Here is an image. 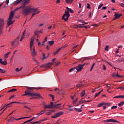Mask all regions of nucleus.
<instances>
[{
	"instance_id": "nucleus-30",
	"label": "nucleus",
	"mask_w": 124,
	"mask_h": 124,
	"mask_svg": "<svg viewBox=\"0 0 124 124\" xmlns=\"http://www.w3.org/2000/svg\"><path fill=\"white\" fill-rule=\"evenodd\" d=\"M64 91H63V90H62L61 92H57V93H58V94H60V93H62V94L64 95L65 93H64Z\"/></svg>"
},
{
	"instance_id": "nucleus-29",
	"label": "nucleus",
	"mask_w": 124,
	"mask_h": 124,
	"mask_svg": "<svg viewBox=\"0 0 124 124\" xmlns=\"http://www.w3.org/2000/svg\"><path fill=\"white\" fill-rule=\"evenodd\" d=\"M75 69H76V68H72L70 69V70H69V71L70 72H72V71H75Z\"/></svg>"
},
{
	"instance_id": "nucleus-13",
	"label": "nucleus",
	"mask_w": 124,
	"mask_h": 124,
	"mask_svg": "<svg viewBox=\"0 0 124 124\" xmlns=\"http://www.w3.org/2000/svg\"><path fill=\"white\" fill-rule=\"evenodd\" d=\"M31 54L32 55H36V52H35V49L34 48V47L33 48H31Z\"/></svg>"
},
{
	"instance_id": "nucleus-3",
	"label": "nucleus",
	"mask_w": 124,
	"mask_h": 124,
	"mask_svg": "<svg viewBox=\"0 0 124 124\" xmlns=\"http://www.w3.org/2000/svg\"><path fill=\"white\" fill-rule=\"evenodd\" d=\"M67 11H65V14L63 15L62 16V19L63 20H64L65 22L68 20V18H69V16H70V15L69 14V12H71V13H73V10L72 9L69 8L68 7H67L66 8Z\"/></svg>"
},
{
	"instance_id": "nucleus-17",
	"label": "nucleus",
	"mask_w": 124,
	"mask_h": 124,
	"mask_svg": "<svg viewBox=\"0 0 124 124\" xmlns=\"http://www.w3.org/2000/svg\"><path fill=\"white\" fill-rule=\"evenodd\" d=\"M113 98H124V95L116 96L114 97Z\"/></svg>"
},
{
	"instance_id": "nucleus-50",
	"label": "nucleus",
	"mask_w": 124,
	"mask_h": 124,
	"mask_svg": "<svg viewBox=\"0 0 124 124\" xmlns=\"http://www.w3.org/2000/svg\"><path fill=\"white\" fill-rule=\"evenodd\" d=\"M66 3H69V2H71L70 0H65Z\"/></svg>"
},
{
	"instance_id": "nucleus-45",
	"label": "nucleus",
	"mask_w": 124,
	"mask_h": 124,
	"mask_svg": "<svg viewBox=\"0 0 124 124\" xmlns=\"http://www.w3.org/2000/svg\"><path fill=\"white\" fill-rule=\"evenodd\" d=\"M78 22H81V24H83V23H85V21H83V20H81V19H79V20H78Z\"/></svg>"
},
{
	"instance_id": "nucleus-7",
	"label": "nucleus",
	"mask_w": 124,
	"mask_h": 124,
	"mask_svg": "<svg viewBox=\"0 0 124 124\" xmlns=\"http://www.w3.org/2000/svg\"><path fill=\"white\" fill-rule=\"evenodd\" d=\"M105 122H106L107 123H118V124H120V122L115 119H108V120H106Z\"/></svg>"
},
{
	"instance_id": "nucleus-60",
	"label": "nucleus",
	"mask_w": 124,
	"mask_h": 124,
	"mask_svg": "<svg viewBox=\"0 0 124 124\" xmlns=\"http://www.w3.org/2000/svg\"><path fill=\"white\" fill-rule=\"evenodd\" d=\"M112 77H116V76H116V74L113 73L112 75Z\"/></svg>"
},
{
	"instance_id": "nucleus-41",
	"label": "nucleus",
	"mask_w": 124,
	"mask_h": 124,
	"mask_svg": "<svg viewBox=\"0 0 124 124\" xmlns=\"http://www.w3.org/2000/svg\"><path fill=\"white\" fill-rule=\"evenodd\" d=\"M15 120H16V119L14 118V117H11L10 119V121H11V122H13Z\"/></svg>"
},
{
	"instance_id": "nucleus-26",
	"label": "nucleus",
	"mask_w": 124,
	"mask_h": 124,
	"mask_svg": "<svg viewBox=\"0 0 124 124\" xmlns=\"http://www.w3.org/2000/svg\"><path fill=\"white\" fill-rule=\"evenodd\" d=\"M11 54V52H8L7 53L5 54V58H8V56H9V54Z\"/></svg>"
},
{
	"instance_id": "nucleus-23",
	"label": "nucleus",
	"mask_w": 124,
	"mask_h": 124,
	"mask_svg": "<svg viewBox=\"0 0 124 124\" xmlns=\"http://www.w3.org/2000/svg\"><path fill=\"white\" fill-rule=\"evenodd\" d=\"M48 43L49 45H50V46H52V45H53L54 43H55V42H54V41H50L48 42Z\"/></svg>"
},
{
	"instance_id": "nucleus-61",
	"label": "nucleus",
	"mask_w": 124,
	"mask_h": 124,
	"mask_svg": "<svg viewBox=\"0 0 124 124\" xmlns=\"http://www.w3.org/2000/svg\"><path fill=\"white\" fill-rule=\"evenodd\" d=\"M87 8H89V9L91 8L90 5L89 3L87 4Z\"/></svg>"
},
{
	"instance_id": "nucleus-32",
	"label": "nucleus",
	"mask_w": 124,
	"mask_h": 124,
	"mask_svg": "<svg viewBox=\"0 0 124 124\" xmlns=\"http://www.w3.org/2000/svg\"><path fill=\"white\" fill-rule=\"evenodd\" d=\"M0 72L1 73H5V70H3V69L0 68Z\"/></svg>"
},
{
	"instance_id": "nucleus-49",
	"label": "nucleus",
	"mask_w": 124,
	"mask_h": 124,
	"mask_svg": "<svg viewBox=\"0 0 124 124\" xmlns=\"http://www.w3.org/2000/svg\"><path fill=\"white\" fill-rule=\"evenodd\" d=\"M103 68L104 70H106V66H105V65L103 64Z\"/></svg>"
},
{
	"instance_id": "nucleus-18",
	"label": "nucleus",
	"mask_w": 124,
	"mask_h": 124,
	"mask_svg": "<svg viewBox=\"0 0 124 124\" xmlns=\"http://www.w3.org/2000/svg\"><path fill=\"white\" fill-rule=\"evenodd\" d=\"M14 23V22L12 21V19H9L7 23L10 26L11 25H12V24Z\"/></svg>"
},
{
	"instance_id": "nucleus-22",
	"label": "nucleus",
	"mask_w": 124,
	"mask_h": 124,
	"mask_svg": "<svg viewBox=\"0 0 124 124\" xmlns=\"http://www.w3.org/2000/svg\"><path fill=\"white\" fill-rule=\"evenodd\" d=\"M3 30V27H0V34H2L3 33V32L2 31Z\"/></svg>"
},
{
	"instance_id": "nucleus-24",
	"label": "nucleus",
	"mask_w": 124,
	"mask_h": 124,
	"mask_svg": "<svg viewBox=\"0 0 124 124\" xmlns=\"http://www.w3.org/2000/svg\"><path fill=\"white\" fill-rule=\"evenodd\" d=\"M40 32V31H34V35H39V33Z\"/></svg>"
},
{
	"instance_id": "nucleus-11",
	"label": "nucleus",
	"mask_w": 124,
	"mask_h": 124,
	"mask_svg": "<svg viewBox=\"0 0 124 124\" xmlns=\"http://www.w3.org/2000/svg\"><path fill=\"white\" fill-rule=\"evenodd\" d=\"M114 16L115 18H114L113 20H117V19H119L120 17L122 16V15H119V14H115Z\"/></svg>"
},
{
	"instance_id": "nucleus-34",
	"label": "nucleus",
	"mask_w": 124,
	"mask_h": 124,
	"mask_svg": "<svg viewBox=\"0 0 124 124\" xmlns=\"http://www.w3.org/2000/svg\"><path fill=\"white\" fill-rule=\"evenodd\" d=\"M105 50L106 51H109V46H107L105 48Z\"/></svg>"
},
{
	"instance_id": "nucleus-31",
	"label": "nucleus",
	"mask_w": 124,
	"mask_h": 124,
	"mask_svg": "<svg viewBox=\"0 0 124 124\" xmlns=\"http://www.w3.org/2000/svg\"><path fill=\"white\" fill-rule=\"evenodd\" d=\"M102 6H103V3L100 4V5L98 6V9H100V8H101Z\"/></svg>"
},
{
	"instance_id": "nucleus-21",
	"label": "nucleus",
	"mask_w": 124,
	"mask_h": 124,
	"mask_svg": "<svg viewBox=\"0 0 124 124\" xmlns=\"http://www.w3.org/2000/svg\"><path fill=\"white\" fill-rule=\"evenodd\" d=\"M46 108H53L52 106H50V105H46L45 106V109H46Z\"/></svg>"
},
{
	"instance_id": "nucleus-36",
	"label": "nucleus",
	"mask_w": 124,
	"mask_h": 124,
	"mask_svg": "<svg viewBox=\"0 0 124 124\" xmlns=\"http://www.w3.org/2000/svg\"><path fill=\"white\" fill-rule=\"evenodd\" d=\"M11 105H12V104H11V103L6 105L7 107L5 108V109H6V108H8V107H10Z\"/></svg>"
},
{
	"instance_id": "nucleus-39",
	"label": "nucleus",
	"mask_w": 124,
	"mask_h": 124,
	"mask_svg": "<svg viewBox=\"0 0 124 124\" xmlns=\"http://www.w3.org/2000/svg\"><path fill=\"white\" fill-rule=\"evenodd\" d=\"M116 76L118 78H121V77H123V76H120L118 74V72H117Z\"/></svg>"
},
{
	"instance_id": "nucleus-57",
	"label": "nucleus",
	"mask_w": 124,
	"mask_h": 124,
	"mask_svg": "<svg viewBox=\"0 0 124 124\" xmlns=\"http://www.w3.org/2000/svg\"><path fill=\"white\" fill-rule=\"evenodd\" d=\"M61 50H62V47H60L59 49H57L56 51H57L58 52H59V51H61Z\"/></svg>"
},
{
	"instance_id": "nucleus-2",
	"label": "nucleus",
	"mask_w": 124,
	"mask_h": 124,
	"mask_svg": "<svg viewBox=\"0 0 124 124\" xmlns=\"http://www.w3.org/2000/svg\"><path fill=\"white\" fill-rule=\"evenodd\" d=\"M33 12L32 14L31 18L34 16L36 14H38L40 12V11L38 10L37 8H32L30 6H26L23 8L22 10V13L23 15L27 16V15H29L30 13L31 12Z\"/></svg>"
},
{
	"instance_id": "nucleus-33",
	"label": "nucleus",
	"mask_w": 124,
	"mask_h": 124,
	"mask_svg": "<svg viewBox=\"0 0 124 124\" xmlns=\"http://www.w3.org/2000/svg\"><path fill=\"white\" fill-rule=\"evenodd\" d=\"M84 24L83 23H82V24H79L78 25V28H80L81 29H82V28H84V26H84Z\"/></svg>"
},
{
	"instance_id": "nucleus-38",
	"label": "nucleus",
	"mask_w": 124,
	"mask_h": 124,
	"mask_svg": "<svg viewBox=\"0 0 124 124\" xmlns=\"http://www.w3.org/2000/svg\"><path fill=\"white\" fill-rule=\"evenodd\" d=\"M24 108H26V109H28V110H31V108H29V107L26 106V105H24L23 106Z\"/></svg>"
},
{
	"instance_id": "nucleus-15",
	"label": "nucleus",
	"mask_w": 124,
	"mask_h": 124,
	"mask_svg": "<svg viewBox=\"0 0 124 124\" xmlns=\"http://www.w3.org/2000/svg\"><path fill=\"white\" fill-rule=\"evenodd\" d=\"M0 63H1V64H2L3 65H6V64H7V61L5 60L4 62L2 61V62H0Z\"/></svg>"
},
{
	"instance_id": "nucleus-62",
	"label": "nucleus",
	"mask_w": 124,
	"mask_h": 124,
	"mask_svg": "<svg viewBox=\"0 0 124 124\" xmlns=\"http://www.w3.org/2000/svg\"><path fill=\"white\" fill-rule=\"evenodd\" d=\"M15 96H14V95H12V96L10 97L9 99L10 100H11V99H12V98H13V97H15Z\"/></svg>"
},
{
	"instance_id": "nucleus-55",
	"label": "nucleus",
	"mask_w": 124,
	"mask_h": 124,
	"mask_svg": "<svg viewBox=\"0 0 124 124\" xmlns=\"http://www.w3.org/2000/svg\"><path fill=\"white\" fill-rule=\"evenodd\" d=\"M105 105H107V106H110V105H111V104L109 103H105Z\"/></svg>"
},
{
	"instance_id": "nucleus-40",
	"label": "nucleus",
	"mask_w": 124,
	"mask_h": 124,
	"mask_svg": "<svg viewBox=\"0 0 124 124\" xmlns=\"http://www.w3.org/2000/svg\"><path fill=\"white\" fill-rule=\"evenodd\" d=\"M46 58H48V57H46L45 54L43 53V60H45V59H46Z\"/></svg>"
},
{
	"instance_id": "nucleus-8",
	"label": "nucleus",
	"mask_w": 124,
	"mask_h": 124,
	"mask_svg": "<svg viewBox=\"0 0 124 124\" xmlns=\"http://www.w3.org/2000/svg\"><path fill=\"white\" fill-rule=\"evenodd\" d=\"M3 26H4V20L0 19V28H3Z\"/></svg>"
},
{
	"instance_id": "nucleus-64",
	"label": "nucleus",
	"mask_w": 124,
	"mask_h": 124,
	"mask_svg": "<svg viewBox=\"0 0 124 124\" xmlns=\"http://www.w3.org/2000/svg\"><path fill=\"white\" fill-rule=\"evenodd\" d=\"M120 6H122V7H124V4L120 3Z\"/></svg>"
},
{
	"instance_id": "nucleus-4",
	"label": "nucleus",
	"mask_w": 124,
	"mask_h": 124,
	"mask_svg": "<svg viewBox=\"0 0 124 124\" xmlns=\"http://www.w3.org/2000/svg\"><path fill=\"white\" fill-rule=\"evenodd\" d=\"M64 112L63 111H60L59 112H57L54 114V115L52 116L51 118L52 119H56L57 118H59V117H60V116H62V115H63V113Z\"/></svg>"
},
{
	"instance_id": "nucleus-43",
	"label": "nucleus",
	"mask_w": 124,
	"mask_h": 124,
	"mask_svg": "<svg viewBox=\"0 0 124 124\" xmlns=\"http://www.w3.org/2000/svg\"><path fill=\"white\" fill-rule=\"evenodd\" d=\"M54 105H55V104H54V103L51 102L50 106H51L52 108H54Z\"/></svg>"
},
{
	"instance_id": "nucleus-35",
	"label": "nucleus",
	"mask_w": 124,
	"mask_h": 124,
	"mask_svg": "<svg viewBox=\"0 0 124 124\" xmlns=\"http://www.w3.org/2000/svg\"><path fill=\"white\" fill-rule=\"evenodd\" d=\"M101 92H99L98 93H96L95 94V97H97V96H98V95H99V94H100Z\"/></svg>"
},
{
	"instance_id": "nucleus-28",
	"label": "nucleus",
	"mask_w": 124,
	"mask_h": 124,
	"mask_svg": "<svg viewBox=\"0 0 124 124\" xmlns=\"http://www.w3.org/2000/svg\"><path fill=\"white\" fill-rule=\"evenodd\" d=\"M103 105H105V103H101L98 105V107H101V106H103Z\"/></svg>"
},
{
	"instance_id": "nucleus-20",
	"label": "nucleus",
	"mask_w": 124,
	"mask_h": 124,
	"mask_svg": "<svg viewBox=\"0 0 124 124\" xmlns=\"http://www.w3.org/2000/svg\"><path fill=\"white\" fill-rule=\"evenodd\" d=\"M16 91H17V89H13L10 90L9 91H8V93H13V92H15Z\"/></svg>"
},
{
	"instance_id": "nucleus-44",
	"label": "nucleus",
	"mask_w": 124,
	"mask_h": 124,
	"mask_svg": "<svg viewBox=\"0 0 124 124\" xmlns=\"http://www.w3.org/2000/svg\"><path fill=\"white\" fill-rule=\"evenodd\" d=\"M117 106H112L111 108V109H117Z\"/></svg>"
},
{
	"instance_id": "nucleus-16",
	"label": "nucleus",
	"mask_w": 124,
	"mask_h": 124,
	"mask_svg": "<svg viewBox=\"0 0 124 124\" xmlns=\"http://www.w3.org/2000/svg\"><path fill=\"white\" fill-rule=\"evenodd\" d=\"M52 64H53V62H49L46 65V68H47V67H50V66H51V65H52Z\"/></svg>"
},
{
	"instance_id": "nucleus-14",
	"label": "nucleus",
	"mask_w": 124,
	"mask_h": 124,
	"mask_svg": "<svg viewBox=\"0 0 124 124\" xmlns=\"http://www.w3.org/2000/svg\"><path fill=\"white\" fill-rule=\"evenodd\" d=\"M26 33V31H24L23 32V33L21 37L20 40V41H22L23 40V39H24V37H25V34Z\"/></svg>"
},
{
	"instance_id": "nucleus-10",
	"label": "nucleus",
	"mask_w": 124,
	"mask_h": 124,
	"mask_svg": "<svg viewBox=\"0 0 124 124\" xmlns=\"http://www.w3.org/2000/svg\"><path fill=\"white\" fill-rule=\"evenodd\" d=\"M13 17H14V12L11 11L10 12V15L9 16L8 20H11V19H12V18H13Z\"/></svg>"
},
{
	"instance_id": "nucleus-48",
	"label": "nucleus",
	"mask_w": 124,
	"mask_h": 124,
	"mask_svg": "<svg viewBox=\"0 0 124 124\" xmlns=\"http://www.w3.org/2000/svg\"><path fill=\"white\" fill-rule=\"evenodd\" d=\"M41 68L42 67H45V68H46V65L45 64H42L41 66H40V67Z\"/></svg>"
},
{
	"instance_id": "nucleus-56",
	"label": "nucleus",
	"mask_w": 124,
	"mask_h": 124,
	"mask_svg": "<svg viewBox=\"0 0 124 124\" xmlns=\"http://www.w3.org/2000/svg\"><path fill=\"white\" fill-rule=\"evenodd\" d=\"M107 9V7H103L102 8V10H105V9Z\"/></svg>"
},
{
	"instance_id": "nucleus-1",
	"label": "nucleus",
	"mask_w": 124,
	"mask_h": 124,
	"mask_svg": "<svg viewBox=\"0 0 124 124\" xmlns=\"http://www.w3.org/2000/svg\"><path fill=\"white\" fill-rule=\"evenodd\" d=\"M26 89H27V90L25 92V94L23 95V96H26L27 95H28L29 96H33V98H34L35 99H38L39 98H40V97H41L40 94L38 93H32L34 89L38 91V90L42 89V87L36 88L27 86Z\"/></svg>"
},
{
	"instance_id": "nucleus-51",
	"label": "nucleus",
	"mask_w": 124,
	"mask_h": 124,
	"mask_svg": "<svg viewBox=\"0 0 124 124\" xmlns=\"http://www.w3.org/2000/svg\"><path fill=\"white\" fill-rule=\"evenodd\" d=\"M49 96L52 98H55V96H54V95L49 94Z\"/></svg>"
},
{
	"instance_id": "nucleus-63",
	"label": "nucleus",
	"mask_w": 124,
	"mask_h": 124,
	"mask_svg": "<svg viewBox=\"0 0 124 124\" xmlns=\"http://www.w3.org/2000/svg\"><path fill=\"white\" fill-rule=\"evenodd\" d=\"M6 4H8V3H9V0H6Z\"/></svg>"
},
{
	"instance_id": "nucleus-47",
	"label": "nucleus",
	"mask_w": 124,
	"mask_h": 124,
	"mask_svg": "<svg viewBox=\"0 0 124 124\" xmlns=\"http://www.w3.org/2000/svg\"><path fill=\"white\" fill-rule=\"evenodd\" d=\"M20 8H23V7H21V6L20 7H18L17 8V9H16L15 10V11H17V10H19V9H20Z\"/></svg>"
},
{
	"instance_id": "nucleus-58",
	"label": "nucleus",
	"mask_w": 124,
	"mask_h": 124,
	"mask_svg": "<svg viewBox=\"0 0 124 124\" xmlns=\"http://www.w3.org/2000/svg\"><path fill=\"white\" fill-rule=\"evenodd\" d=\"M86 103V102H85V101H81L79 102V103L81 104H82V103Z\"/></svg>"
},
{
	"instance_id": "nucleus-52",
	"label": "nucleus",
	"mask_w": 124,
	"mask_h": 124,
	"mask_svg": "<svg viewBox=\"0 0 124 124\" xmlns=\"http://www.w3.org/2000/svg\"><path fill=\"white\" fill-rule=\"evenodd\" d=\"M61 2V1L60 0H57L56 1V4H59Z\"/></svg>"
},
{
	"instance_id": "nucleus-54",
	"label": "nucleus",
	"mask_w": 124,
	"mask_h": 124,
	"mask_svg": "<svg viewBox=\"0 0 124 124\" xmlns=\"http://www.w3.org/2000/svg\"><path fill=\"white\" fill-rule=\"evenodd\" d=\"M80 87H82V85H81V84H78L77 85V88H80Z\"/></svg>"
},
{
	"instance_id": "nucleus-6",
	"label": "nucleus",
	"mask_w": 124,
	"mask_h": 124,
	"mask_svg": "<svg viewBox=\"0 0 124 124\" xmlns=\"http://www.w3.org/2000/svg\"><path fill=\"white\" fill-rule=\"evenodd\" d=\"M15 45H19V37H17L15 40L12 42V46H15Z\"/></svg>"
},
{
	"instance_id": "nucleus-25",
	"label": "nucleus",
	"mask_w": 124,
	"mask_h": 124,
	"mask_svg": "<svg viewBox=\"0 0 124 124\" xmlns=\"http://www.w3.org/2000/svg\"><path fill=\"white\" fill-rule=\"evenodd\" d=\"M124 104V102H120L118 104V106H119V107H121V106H123Z\"/></svg>"
},
{
	"instance_id": "nucleus-59",
	"label": "nucleus",
	"mask_w": 124,
	"mask_h": 124,
	"mask_svg": "<svg viewBox=\"0 0 124 124\" xmlns=\"http://www.w3.org/2000/svg\"><path fill=\"white\" fill-rule=\"evenodd\" d=\"M53 108H58L57 105L56 104H54L53 106Z\"/></svg>"
},
{
	"instance_id": "nucleus-12",
	"label": "nucleus",
	"mask_w": 124,
	"mask_h": 124,
	"mask_svg": "<svg viewBox=\"0 0 124 124\" xmlns=\"http://www.w3.org/2000/svg\"><path fill=\"white\" fill-rule=\"evenodd\" d=\"M36 118L37 117H33L31 119L26 121L24 122L23 123H22L21 124H27V123H30V122H32V121H33V120H34V119H36Z\"/></svg>"
},
{
	"instance_id": "nucleus-27",
	"label": "nucleus",
	"mask_w": 124,
	"mask_h": 124,
	"mask_svg": "<svg viewBox=\"0 0 124 124\" xmlns=\"http://www.w3.org/2000/svg\"><path fill=\"white\" fill-rule=\"evenodd\" d=\"M85 94H86V92L85 91V90H84L81 93V95L82 96V97H83V96H84V95H85Z\"/></svg>"
},
{
	"instance_id": "nucleus-37",
	"label": "nucleus",
	"mask_w": 124,
	"mask_h": 124,
	"mask_svg": "<svg viewBox=\"0 0 124 124\" xmlns=\"http://www.w3.org/2000/svg\"><path fill=\"white\" fill-rule=\"evenodd\" d=\"M32 45H33V42H30V48L31 49L32 48Z\"/></svg>"
},
{
	"instance_id": "nucleus-19",
	"label": "nucleus",
	"mask_w": 124,
	"mask_h": 124,
	"mask_svg": "<svg viewBox=\"0 0 124 124\" xmlns=\"http://www.w3.org/2000/svg\"><path fill=\"white\" fill-rule=\"evenodd\" d=\"M75 110H76V111H77V112H78L79 113H81V112H82L83 110L80 108H74Z\"/></svg>"
},
{
	"instance_id": "nucleus-42",
	"label": "nucleus",
	"mask_w": 124,
	"mask_h": 124,
	"mask_svg": "<svg viewBox=\"0 0 124 124\" xmlns=\"http://www.w3.org/2000/svg\"><path fill=\"white\" fill-rule=\"evenodd\" d=\"M120 89V90H124V87H119L117 88V90H119Z\"/></svg>"
},
{
	"instance_id": "nucleus-9",
	"label": "nucleus",
	"mask_w": 124,
	"mask_h": 124,
	"mask_svg": "<svg viewBox=\"0 0 124 124\" xmlns=\"http://www.w3.org/2000/svg\"><path fill=\"white\" fill-rule=\"evenodd\" d=\"M29 1L30 0H25V1L23 2V5L21 6V7H22V8L24 7H26V5H27V4H28Z\"/></svg>"
},
{
	"instance_id": "nucleus-46",
	"label": "nucleus",
	"mask_w": 124,
	"mask_h": 124,
	"mask_svg": "<svg viewBox=\"0 0 124 124\" xmlns=\"http://www.w3.org/2000/svg\"><path fill=\"white\" fill-rule=\"evenodd\" d=\"M16 4H18V3H20V2H21V1H22V0H16Z\"/></svg>"
},
{
	"instance_id": "nucleus-5",
	"label": "nucleus",
	"mask_w": 124,
	"mask_h": 124,
	"mask_svg": "<svg viewBox=\"0 0 124 124\" xmlns=\"http://www.w3.org/2000/svg\"><path fill=\"white\" fill-rule=\"evenodd\" d=\"M85 64H86L85 63H84L83 64H80L78 66L76 67V70H77V72H79L81 71V70H82V69H83V67H84V66H85Z\"/></svg>"
},
{
	"instance_id": "nucleus-53",
	"label": "nucleus",
	"mask_w": 124,
	"mask_h": 124,
	"mask_svg": "<svg viewBox=\"0 0 124 124\" xmlns=\"http://www.w3.org/2000/svg\"><path fill=\"white\" fill-rule=\"evenodd\" d=\"M30 42H34V39H33V38H31Z\"/></svg>"
}]
</instances>
